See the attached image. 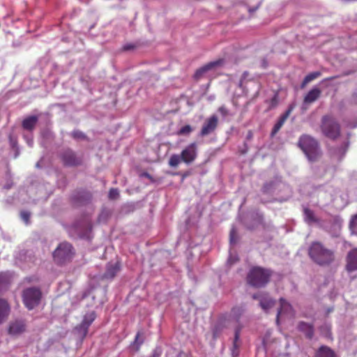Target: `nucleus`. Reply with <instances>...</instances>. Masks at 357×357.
<instances>
[{
	"instance_id": "f257e3e1",
	"label": "nucleus",
	"mask_w": 357,
	"mask_h": 357,
	"mask_svg": "<svg viewBox=\"0 0 357 357\" xmlns=\"http://www.w3.org/2000/svg\"><path fill=\"white\" fill-rule=\"evenodd\" d=\"M297 145L311 162L318 161L322 155L318 140L310 135H302L298 139Z\"/></svg>"
},
{
	"instance_id": "f03ea898",
	"label": "nucleus",
	"mask_w": 357,
	"mask_h": 357,
	"mask_svg": "<svg viewBox=\"0 0 357 357\" xmlns=\"http://www.w3.org/2000/svg\"><path fill=\"white\" fill-rule=\"evenodd\" d=\"M310 257L320 266L330 265L335 261V252L320 242H313L309 248Z\"/></svg>"
},
{
	"instance_id": "7ed1b4c3",
	"label": "nucleus",
	"mask_w": 357,
	"mask_h": 357,
	"mask_svg": "<svg viewBox=\"0 0 357 357\" xmlns=\"http://www.w3.org/2000/svg\"><path fill=\"white\" fill-rule=\"evenodd\" d=\"M320 130L326 138L335 141L341 135V126L331 114H325L321 119Z\"/></svg>"
},
{
	"instance_id": "20e7f679",
	"label": "nucleus",
	"mask_w": 357,
	"mask_h": 357,
	"mask_svg": "<svg viewBox=\"0 0 357 357\" xmlns=\"http://www.w3.org/2000/svg\"><path fill=\"white\" fill-rule=\"evenodd\" d=\"M272 271L260 266L252 267L247 275V282L252 287L260 288L270 281Z\"/></svg>"
},
{
	"instance_id": "39448f33",
	"label": "nucleus",
	"mask_w": 357,
	"mask_h": 357,
	"mask_svg": "<svg viewBox=\"0 0 357 357\" xmlns=\"http://www.w3.org/2000/svg\"><path fill=\"white\" fill-rule=\"evenodd\" d=\"M42 298L41 290L38 287H29L22 292V301L25 307L31 310L38 306Z\"/></svg>"
},
{
	"instance_id": "423d86ee",
	"label": "nucleus",
	"mask_w": 357,
	"mask_h": 357,
	"mask_svg": "<svg viewBox=\"0 0 357 357\" xmlns=\"http://www.w3.org/2000/svg\"><path fill=\"white\" fill-rule=\"evenodd\" d=\"M73 255L74 252L71 244L63 242L60 243L54 250L53 258L56 264H62L70 261Z\"/></svg>"
},
{
	"instance_id": "0eeeda50",
	"label": "nucleus",
	"mask_w": 357,
	"mask_h": 357,
	"mask_svg": "<svg viewBox=\"0 0 357 357\" xmlns=\"http://www.w3.org/2000/svg\"><path fill=\"white\" fill-rule=\"evenodd\" d=\"M60 158L65 166L75 167L82 164V159L70 149L63 150L60 153Z\"/></svg>"
},
{
	"instance_id": "6e6552de",
	"label": "nucleus",
	"mask_w": 357,
	"mask_h": 357,
	"mask_svg": "<svg viewBox=\"0 0 357 357\" xmlns=\"http://www.w3.org/2000/svg\"><path fill=\"white\" fill-rule=\"evenodd\" d=\"M218 125V119L217 116H211L209 118L206 119L204 123H203L199 135L200 137H205L211 134L216 130Z\"/></svg>"
},
{
	"instance_id": "1a4fd4ad",
	"label": "nucleus",
	"mask_w": 357,
	"mask_h": 357,
	"mask_svg": "<svg viewBox=\"0 0 357 357\" xmlns=\"http://www.w3.org/2000/svg\"><path fill=\"white\" fill-rule=\"evenodd\" d=\"M182 162L186 164L193 162L197 156V144L192 142L188 145L181 153Z\"/></svg>"
},
{
	"instance_id": "9d476101",
	"label": "nucleus",
	"mask_w": 357,
	"mask_h": 357,
	"mask_svg": "<svg viewBox=\"0 0 357 357\" xmlns=\"http://www.w3.org/2000/svg\"><path fill=\"white\" fill-rule=\"evenodd\" d=\"M350 145L349 135L347 137L346 140L342 142V143L337 146L332 147L330 149V153L332 157L336 158L339 161H341L346 153L348 151V149Z\"/></svg>"
},
{
	"instance_id": "9b49d317",
	"label": "nucleus",
	"mask_w": 357,
	"mask_h": 357,
	"mask_svg": "<svg viewBox=\"0 0 357 357\" xmlns=\"http://www.w3.org/2000/svg\"><path fill=\"white\" fill-rule=\"evenodd\" d=\"M26 322L22 319H16L10 321L8 328V333L12 336H17L26 331Z\"/></svg>"
},
{
	"instance_id": "f8f14e48",
	"label": "nucleus",
	"mask_w": 357,
	"mask_h": 357,
	"mask_svg": "<svg viewBox=\"0 0 357 357\" xmlns=\"http://www.w3.org/2000/svg\"><path fill=\"white\" fill-rule=\"evenodd\" d=\"M280 307L278 310L276 321L278 324L280 317L282 316H293V308L292 306L284 298H281L280 299Z\"/></svg>"
},
{
	"instance_id": "ddd939ff",
	"label": "nucleus",
	"mask_w": 357,
	"mask_h": 357,
	"mask_svg": "<svg viewBox=\"0 0 357 357\" xmlns=\"http://www.w3.org/2000/svg\"><path fill=\"white\" fill-rule=\"evenodd\" d=\"M346 268L349 272L357 271V248L351 250L348 253Z\"/></svg>"
},
{
	"instance_id": "4468645a",
	"label": "nucleus",
	"mask_w": 357,
	"mask_h": 357,
	"mask_svg": "<svg viewBox=\"0 0 357 357\" xmlns=\"http://www.w3.org/2000/svg\"><path fill=\"white\" fill-rule=\"evenodd\" d=\"M254 299L259 300V305L266 312H267L269 309L273 307L275 305V301L272 298H269L266 295L258 296L257 294H254L252 296Z\"/></svg>"
},
{
	"instance_id": "2eb2a0df",
	"label": "nucleus",
	"mask_w": 357,
	"mask_h": 357,
	"mask_svg": "<svg viewBox=\"0 0 357 357\" xmlns=\"http://www.w3.org/2000/svg\"><path fill=\"white\" fill-rule=\"evenodd\" d=\"M223 63L222 59H219L215 61L210 62L205 66L201 67L200 68L197 69L195 73V78L197 79H199L202 77V75L206 73L207 71L210 70L211 69L213 68L215 66H220Z\"/></svg>"
},
{
	"instance_id": "dca6fc26",
	"label": "nucleus",
	"mask_w": 357,
	"mask_h": 357,
	"mask_svg": "<svg viewBox=\"0 0 357 357\" xmlns=\"http://www.w3.org/2000/svg\"><path fill=\"white\" fill-rule=\"evenodd\" d=\"M121 269V265L119 262L115 264L109 263L107 265L106 271L103 275V278L105 279H113Z\"/></svg>"
},
{
	"instance_id": "f3484780",
	"label": "nucleus",
	"mask_w": 357,
	"mask_h": 357,
	"mask_svg": "<svg viewBox=\"0 0 357 357\" xmlns=\"http://www.w3.org/2000/svg\"><path fill=\"white\" fill-rule=\"evenodd\" d=\"M10 312V307L8 302L6 299L0 298V324L7 319Z\"/></svg>"
},
{
	"instance_id": "a211bd4d",
	"label": "nucleus",
	"mask_w": 357,
	"mask_h": 357,
	"mask_svg": "<svg viewBox=\"0 0 357 357\" xmlns=\"http://www.w3.org/2000/svg\"><path fill=\"white\" fill-rule=\"evenodd\" d=\"M321 91L317 88H312L305 96L304 102L306 104H310L316 101L321 96Z\"/></svg>"
},
{
	"instance_id": "6ab92c4d",
	"label": "nucleus",
	"mask_w": 357,
	"mask_h": 357,
	"mask_svg": "<svg viewBox=\"0 0 357 357\" xmlns=\"http://www.w3.org/2000/svg\"><path fill=\"white\" fill-rule=\"evenodd\" d=\"M38 122L36 116H30L24 119L22 123V126L24 130L32 131Z\"/></svg>"
},
{
	"instance_id": "aec40b11",
	"label": "nucleus",
	"mask_w": 357,
	"mask_h": 357,
	"mask_svg": "<svg viewBox=\"0 0 357 357\" xmlns=\"http://www.w3.org/2000/svg\"><path fill=\"white\" fill-rule=\"evenodd\" d=\"M315 357H337L335 352L328 347L321 346L317 351Z\"/></svg>"
},
{
	"instance_id": "412c9836",
	"label": "nucleus",
	"mask_w": 357,
	"mask_h": 357,
	"mask_svg": "<svg viewBox=\"0 0 357 357\" xmlns=\"http://www.w3.org/2000/svg\"><path fill=\"white\" fill-rule=\"evenodd\" d=\"M298 327L299 331L303 332L307 337L310 339L314 335V329L311 324L305 322H300Z\"/></svg>"
},
{
	"instance_id": "4be33fe9",
	"label": "nucleus",
	"mask_w": 357,
	"mask_h": 357,
	"mask_svg": "<svg viewBox=\"0 0 357 357\" xmlns=\"http://www.w3.org/2000/svg\"><path fill=\"white\" fill-rule=\"evenodd\" d=\"M305 220L308 224L318 222L319 220L315 217L314 213L313 211L308 208H305L303 210Z\"/></svg>"
},
{
	"instance_id": "5701e85b",
	"label": "nucleus",
	"mask_w": 357,
	"mask_h": 357,
	"mask_svg": "<svg viewBox=\"0 0 357 357\" xmlns=\"http://www.w3.org/2000/svg\"><path fill=\"white\" fill-rule=\"evenodd\" d=\"M96 317L95 312H91L84 315L81 324L87 328L91 325Z\"/></svg>"
},
{
	"instance_id": "b1692460",
	"label": "nucleus",
	"mask_w": 357,
	"mask_h": 357,
	"mask_svg": "<svg viewBox=\"0 0 357 357\" xmlns=\"http://www.w3.org/2000/svg\"><path fill=\"white\" fill-rule=\"evenodd\" d=\"M321 76V73L319 72V71H317V72H313V73H311L308 75H307L302 84H301V87L303 88L305 87V86L308 84L309 82H312V80L317 79V77H320Z\"/></svg>"
},
{
	"instance_id": "393cba45",
	"label": "nucleus",
	"mask_w": 357,
	"mask_h": 357,
	"mask_svg": "<svg viewBox=\"0 0 357 357\" xmlns=\"http://www.w3.org/2000/svg\"><path fill=\"white\" fill-rule=\"evenodd\" d=\"M75 331H77V335H79V337L82 340H83L87 335L88 331H89V328H87L86 327L84 326V325L80 324H79L78 326H76Z\"/></svg>"
},
{
	"instance_id": "a878e982",
	"label": "nucleus",
	"mask_w": 357,
	"mask_h": 357,
	"mask_svg": "<svg viewBox=\"0 0 357 357\" xmlns=\"http://www.w3.org/2000/svg\"><path fill=\"white\" fill-rule=\"evenodd\" d=\"M181 162H182L181 155L174 154L169 158V165L175 167H177Z\"/></svg>"
},
{
	"instance_id": "bb28decb",
	"label": "nucleus",
	"mask_w": 357,
	"mask_h": 357,
	"mask_svg": "<svg viewBox=\"0 0 357 357\" xmlns=\"http://www.w3.org/2000/svg\"><path fill=\"white\" fill-rule=\"evenodd\" d=\"M193 130V128L190 125H185L181 127L177 132L178 135H188Z\"/></svg>"
},
{
	"instance_id": "cd10ccee",
	"label": "nucleus",
	"mask_w": 357,
	"mask_h": 357,
	"mask_svg": "<svg viewBox=\"0 0 357 357\" xmlns=\"http://www.w3.org/2000/svg\"><path fill=\"white\" fill-rule=\"evenodd\" d=\"M284 122L285 121L284 120L281 119L280 118L279 119L278 122L275 124L274 127L273 128V130L271 133V137L275 136L278 133V132L280 130Z\"/></svg>"
},
{
	"instance_id": "c85d7f7f",
	"label": "nucleus",
	"mask_w": 357,
	"mask_h": 357,
	"mask_svg": "<svg viewBox=\"0 0 357 357\" xmlns=\"http://www.w3.org/2000/svg\"><path fill=\"white\" fill-rule=\"evenodd\" d=\"M240 333H241V328H237L235 331L234 334V340L233 342V353L234 352V350L238 349L239 347V344L238 343L239 338H240Z\"/></svg>"
},
{
	"instance_id": "c756f323",
	"label": "nucleus",
	"mask_w": 357,
	"mask_h": 357,
	"mask_svg": "<svg viewBox=\"0 0 357 357\" xmlns=\"http://www.w3.org/2000/svg\"><path fill=\"white\" fill-rule=\"evenodd\" d=\"M349 227L352 233L357 234V214L352 216L349 222Z\"/></svg>"
},
{
	"instance_id": "7c9ffc66",
	"label": "nucleus",
	"mask_w": 357,
	"mask_h": 357,
	"mask_svg": "<svg viewBox=\"0 0 357 357\" xmlns=\"http://www.w3.org/2000/svg\"><path fill=\"white\" fill-rule=\"evenodd\" d=\"M229 240L231 244L236 243L237 241V231L234 227H233L230 231Z\"/></svg>"
},
{
	"instance_id": "2f4dec72",
	"label": "nucleus",
	"mask_w": 357,
	"mask_h": 357,
	"mask_svg": "<svg viewBox=\"0 0 357 357\" xmlns=\"http://www.w3.org/2000/svg\"><path fill=\"white\" fill-rule=\"evenodd\" d=\"M108 196L110 199H117L119 196V190L116 188H111Z\"/></svg>"
},
{
	"instance_id": "473e14b6",
	"label": "nucleus",
	"mask_w": 357,
	"mask_h": 357,
	"mask_svg": "<svg viewBox=\"0 0 357 357\" xmlns=\"http://www.w3.org/2000/svg\"><path fill=\"white\" fill-rule=\"evenodd\" d=\"M71 136L75 139H84L85 135L79 130H74L71 133Z\"/></svg>"
},
{
	"instance_id": "72a5a7b5",
	"label": "nucleus",
	"mask_w": 357,
	"mask_h": 357,
	"mask_svg": "<svg viewBox=\"0 0 357 357\" xmlns=\"http://www.w3.org/2000/svg\"><path fill=\"white\" fill-rule=\"evenodd\" d=\"M21 218L25 222L26 224H28L30 218V213L28 211H23L20 213Z\"/></svg>"
},
{
	"instance_id": "f704fd0d",
	"label": "nucleus",
	"mask_w": 357,
	"mask_h": 357,
	"mask_svg": "<svg viewBox=\"0 0 357 357\" xmlns=\"http://www.w3.org/2000/svg\"><path fill=\"white\" fill-rule=\"evenodd\" d=\"M294 107L292 105L289 106L288 109L285 112V113L280 116V119L286 121L289 116L290 115L291 112L293 110Z\"/></svg>"
},
{
	"instance_id": "c9c22d12",
	"label": "nucleus",
	"mask_w": 357,
	"mask_h": 357,
	"mask_svg": "<svg viewBox=\"0 0 357 357\" xmlns=\"http://www.w3.org/2000/svg\"><path fill=\"white\" fill-rule=\"evenodd\" d=\"M220 331H221V328L218 325H217L214 327V328L213 330V335L214 338H216L219 335Z\"/></svg>"
},
{
	"instance_id": "e433bc0d",
	"label": "nucleus",
	"mask_w": 357,
	"mask_h": 357,
	"mask_svg": "<svg viewBox=\"0 0 357 357\" xmlns=\"http://www.w3.org/2000/svg\"><path fill=\"white\" fill-rule=\"evenodd\" d=\"M218 110L223 116L227 115V109L224 106L220 107Z\"/></svg>"
},
{
	"instance_id": "4c0bfd02",
	"label": "nucleus",
	"mask_w": 357,
	"mask_h": 357,
	"mask_svg": "<svg viewBox=\"0 0 357 357\" xmlns=\"http://www.w3.org/2000/svg\"><path fill=\"white\" fill-rule=\"evenodd\" d=\"M242 311H243V310H242V309H241V307H234V308L232 309V312H233L234 313L238 312V313H239V314H241Z\"/></svg>"
},
{
	"instance_id": "58836bf2",
	"label": "nucleus",
	"mask_w": 357,
	"mask_h": 357,
	"mask_svg": "<svg viewBox=\"0 0 357 357\" xmlns=\"http://www.w3.org/2000/svg\"><path fill=\"white\" fill-rule=\"evenodd\" d=\"M160 353L157 350H155L150 357H160Z\"/></svg>"
},
{
	"instance_id": "ea45409f",
	"label": "nucleus",
	"mask_w": 357,
	"mask_h": 357,
	"mask_svg": "<svg viewBox=\"0 0 357 357\" xmlns=\"http://www.w3.org/2000/svg\"><path fill=\"white\" fill-rule=\"evenodd\" d=\"M134 48V45H126L123 47L124 50H130Z\"/></svg>"
},
{
	"instance_id": "a19ab883",
	"label": "nucleus",
	"mask_w": 357,
	"mask_h": 357,
	"mask_svg": "<svg viewBox=\"0 0 357 357\" xmlns=\"http://www.w3.org/2000/svg\"><path fill=\"white\" fill-rule=\"evenodd\" d=\"M139 337H140V333L139 332V333H137V335L135 336V343H137L138 339L139 338Z\"/></svg>"
},
{
	"instance_id": "79ce46f5",
	"label": "nucleus",
	"mask_w": 357,
	"mask_h": 357,
	"mask_svg": "<svg viewBox=\"0 0 357 357\" xmlns=\"http://www.w3.org/2000/svg\"><path fill=\"white\" fill-rule=\"evenodd\" d=\"M252 137V131L250 130L248 133L247 138L248 139H250Z\"/></svg>"
},
{
	"instance_id": "37998d69",
	"label": "nucleus",
	"mask_w": 357,
	"mask_h": 357,
	"mask_svg": "<svg viewBox=\"0 0 357 357\" xmlns=\"http://www.w3.org/2000/svg\"><path fill=\"white\" fill-rule=\"evenodd\" d=\"M143 175H144V176H146V177L149 178H151L150 174H149L148 173H144Z\"/></svg>"
},
{
	"instance_id": "c03bdc74",
	"label": "nucleus",
	"mask_w": 357,
	"mask_h": 357,
	"mask_svg": "<svg viewBox=\"0 0 357 357\" xmlns=\"http://www.w3.org/2000/svg\"><path fill=\"white\" fill-rule=\"evenodd\" d=\"M335 78V77H331L327 78L326 80H333Z\"/></svg>"
},
{
	"instance_id": "a18cd8bd",
	"label": "nucleus",
	"mask_w": 357,
	"mask_h": 357,
	"mask_svg": "<svg viewBox=\"0 0 357 357\" xmlns=\"http://www.w3.org/2000/svg\"><path fill=\"white\" fill-rule=\"evenodd\" d=\"M10 187H11V185L8 184V185H5L4 188H6V189H10Z\"/></svg>"
},
{
	"instance_id": "49530a36",
	"label": "nucleus",
	"mask_w": 357,
	"mask_h": 357,
	"mask_svg": "<svg viewBox=\"0 0 357 357\" xmlns=\"http://www.w3.org/2000/svg\"><path fill=\"white\" fill-rule=\"evenodd\" d=\"M256 9H257V8H254V9H250L249 10H250V12H254V11H255V10H256Z\"/></svg>"
},
{
	"instance_id": "de8ad7c7",
	"label": "nucleus",
	"mask_w": 357,
	"mask_h": 357,
	"mask_svg": "<svg viewBox=\"0 0 357 357\" xmlns=\"http://www.w3.org/2000/svg\"><path fill=\"white\" fill-rule=\"evenodd\" d=\"M266 190L268 189V185H265L264 187Z\"/></svg>"
}]
</instances>
